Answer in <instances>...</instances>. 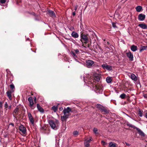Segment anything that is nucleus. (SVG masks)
I'll use <instances>...</instances> for the list:
<instances>
[{"mask_svg": "<svg viewBox=\"0 0 147 147\" xmlns=\"http://www.w3.org/2000/svg\"><path fill=\"white\" fill-rule=\"evenodd\" d=\"M140 27L143 29H147V26L145 24H140L138 25Z\"/></svg>", "mask_w": 147, "mask_h": 147, "instance_id": "5701e85b", "label": "nucleus"}, {"mask_svg": "<svg viewBox=\"0 0 147 147\" xmlns=\"http://www.w3.org/2000/svg\"><path fill=\"white\" fill-rule=\"evenodd\" d=\"M10 87L12 89V90H13V89H14L15 88V87L14 85L13 84H11L10 85Z\"/></svg>", "mask_w": 147, "mask_h": 147, "instance_id": "e433bc0d", "label": "nucleus"}, {"mask_svg": "<svg viewBox=\"0 0 147 147\" xmlns=\"http://www.w3.org/2000/svg\"><path fill=\"white\" fill-rule=\"evenodd\" d=\"M91 140H92L91 138H87V139H86L84 141V143L85 146H87V145H88V147H90L89 143Z\"/></svg>", "mask_w": 147, "mask_h": 147, "instance_id": "f3484780", "label": "nucleus"}, {"mask_svg": "<svg viewBox=\"0 0 147 147\" xmlns=\"http://www.w3.org/2000/svg\"><path fill=\"white\" fill-rule=\"evenodd\" d=\"M102 112H104L106 113H107L108 112L107 110L105 108H103L101 109Z\"/></svg>", "mask_w": 147, "mask_h": 147, "instance_id": "72a5a7b5", "label": "nucleus"}, {"mask_svg": "<svg viewBox=\"0 0 147 147\" xmlns=\"http://www.w3.org/2000/svg\"><path fill=\"white\" fill-rule=\"evenodd\" d=\"M147 48V46H143L141 48L140 50V52H142V51L146 49Z\"/></svg>", "mask_w": 147, "mask_h": 147, "instance_id": "2f4dec72", "label": "nucleus"}, {"mask_svg": "<svg viewBox=\"0 0 147 147\" xmlns=\"http://www.w3.org/2000/svg\"><path fill=\"white\" fill-rule=\"evenodd\" d=\"M106 81L108 83H111L112 81L111 78L109 77H107L106 78Z\"/></svg>", "mask_w": 147, "mask_h": 147, "instance_id": "a878e982", "label": "nucleus"}, {"mask_svg": "<svg viewBox=\"0 0 147 147\" xmlns=\"http://www.w3.org/2000/svg\"><path fill=\"white\" fill-rule=\"evenodd\" d=\"M48 13L49 15L53 18H55L56 17V16L54 12L51 10H49L48 11Z\"/></svg>", "mask_w": 147, "mask_h": 147, "instance_id": "dca6fc26", "label": "nucleus"}, {"mask_svg": "<svg viewBox=\"0 0 147 147\" xmlns=\"http://www.w3.org/2000/svg\"><path fill=\"white\" fill-rule=\"evenodd\" d=\"M80 37L81 39V41L82 42V39L84 43H86L88 42V38L86 35L82 34L80 35Z\"/></svg>", "mask_w": 147, "mask_h": 147, "instance_id": "423d86ee", "label": "nucleus"}, {"mask_svg": "<svg viewBox=\"0 0 147 147\" xmlns=\"http://www.w3.org/2000/svg\"><path fill=\"white\" fill-rule=\"evenodd\" d=\"M72 15L73 16H75L76 15V13L75 11H74L72 13Z\"/></svg>", "mask_w": 147, "mask_h": 147, "instance_id": "49530a36", "label": "nucleus"}, {"mask_svg": "<svg viewBox=\"0 0 147 147\" xmlns=\"http://www.w3.org/2000/svg\"><path fill=\"white\" fill-rule=\"evenodd\" d=\"M145 15L142 13L140 14L138 16V20L140 21L144 20L145 18Z\"/></svg>", "mask_w": 147, "mask_h": 147, "instance_id": "2eb2a0df", "label": "nucleus"}, {"mask_svg": "<svg viewBox=\"0 0 147 147\" xmlns=\"http://www.w3.org/2000/svg\"><path fill=\"white\" fill-rule=\"evenodd\" d=\"M6 1V0H0V2L1 3H5Z\"/></svg>", "mask_w": 147, "mask_h": 147, "instance_id": "ea45409f", "label": "nucleus"}, {"mask_svg": "<svg viewBox=\"0 0 147 147\" xmlns=\"http://www.w3.org/2000/svg\"><path fill=\"white\" fill-rule=\"evenodd\" d=\"M126 115L128 117H129L132 119L134 120H134V119L132 118L131 117L129 116L127 114H126Z\"/></svg>", "mask_w": 147, "mask_h": 147, "instance_id": "09e8293b", "label": "nucleus"}, {"mask_svg": "<svg viewBox=\"0 0 147 147\" xmlns=\"http://www.w3.org/2000/svg\"><path fill=\"white\" fill-rule=\"evenodd\" d=\"M136 11L138 12H140L142 9V7L141 6H138L136 8Z\"/></svg>", "mask_w": 147, "mask_h": 147, "instance_id": "393cba45", "label": "nucleus"}, {"mask_svg": "<svg viewBox=\"0 0 147 147\" xmlns=\"http://www.w3.org/2000/svg\"><path fill=\"white\" fill-rule=\"evenodd\" d=\"M97 108L100 109H102L103 108V107L100 104H97Z\"/></svg>", "mask_w": 147, "mask_h": 147, "instance_id": "473e14b6", "label": "nucleus"}, {"mask_svg": "<svg viewBox=\"0 0 147 147\" xmlns=\"http://www.w3.org/2000/svg\"><path fill=\"white\" fill-rule=\"evenodd\" d=\"M73 134L74 136L78 135V132L77 131H74L73 132Z\"/></svg>", "mask_w": 147, "mask_h": 147, "instance_id": "f704fd0d", "label": "nucleus"}, {"mask_svg": "<svg viewBox=\"0 0 147 147\" xmlns=\"http://www.w3.org/2000/svg\"><path fill=\"white\" fill-rule=\"evenodd\" d=\"M127 57L129 58V60L131 61L133 60V55L131 51H129L126 53Z\"/></svg>", "mask_w": 147, "mask_h": 147, "instance_id": "1a4fd4ad", "label": "nucleus"}, {"mask_svg": "<svg viewBox=\"0 0 147 147\" xmlns=\"http://www.w3.org/2000/svg\"><path fill=\"white\" fill-rule=\"evenodd\" d=\"M144 113H145V114H144V117L146 118L147 119V111H144Z\"/></svg>", "mask_w": 147, "mask_h": 147, "instance_id": "58836bf2", "label": "nucleus"}, {"mask_svg": "<svg viewBox=\"0 0 147 147\" xmlns=\"http://www.w3.org/2000/svg\"><path fill=\"white\" fill-rule=\"evenodd\" d=\"M76 53V54H78L79 53V51L78 49H74L73 50Z\"/></svg>", "mask_w": 147, "mask_h": 147, "instance_id": "c9c22d12", "label": "nucleus"}, {"mask_svg": "<svg viewBox=\"0 0 147 147\" xmlns=\"http://www.w3.org/2000/svg\"><path fill=\"white\" fill-rule=\"evenodd\" d=\"M77 8H78V7L77 6H76L75 7V9H75V10L76 11L77 10Z\"/></svg>", "mask_w": 147, "mask_h": 147, "instance_id": "de8ad7c7", "label": "nucleus"}, {"mask_svg": "<svg viewBox=\"0 0 147 147\" xmlns=\"http://www.w3.org/2000/svg\"><path fill=\"white\" fill-rule=\"evenodd\" d=\"M101 142L102 144L104 145H106L107 144V143H106L104 141H102Z\"/></svg>", "mask_w": 147, "mask_h": 147, "instance_id": "37998d69", "label": "nucleus"}, {"mask_svg": "<svg viewBox=\"0 0 147 147\" xmlns=\"http://www.w3.org/2000/svg\"><path fill=\"white\" fill-rule=\"evenodd\" d=\"M20 130L22 132L23 134H25L26 132V130L25 127L23 125H21L19 127Z\"/></svg>", "mask_w": 147, "mask_h": 147, "instance_id": "9d476101", "label": "nucleus"}, {"mask_svg": "<svg viewBox=\"0 0 147 147\" xmlns=\"http://www.w3.org/2000/svg\"><path fill=\"white\" fill-rule=\"evenodd\" d=\"M102 67L103 69H106L107 70H111L112 69V67L111 66L105 64L102 65Z\"/></svg>", "mask_w": 147, "mask_h": 147, "instance_id": "f8f14e48", "label": "nucleus"}, {"mask_svg": "<svg viewBox=\"0 0 147 147\" xmlns=\"http://www.w3.org/2000/svg\"><path fill=\"white\" fill-rule=\"evenodd\" d=\"M2 108V103L1 102H0V109Z\"/></svg>", "mask_w": 147, "mask_h": 147, "instance_id": "79ce46f5", "label": "nucleus"}, {"mask_svg": "<svg viewBox=\"0 0 147 147\" xmlns=\"http://www.w3.org/2000/svg\"><path fill=\"white\" fill-rule=\"evenodd\" d=\"M126 96V94H125L123 93L122 94H121L120 96V98H121L122 99H124V98Z\"/></svg>", "mask_w": 147, "mask_h": 147, "instance_id": "7c9ffc66", "label": "nucleus"}, {"mask_svg": "<svg viewBox=\"0 0 147 147\" xmlns=\"http://www.w3.org/2000/svg\"><path fill=\"white\" fill-rule=\"evenodd\" d=\"M71 35L72 37L75 38H77L79 37L78 34L75 31L72 32L71 34Z\"/></svg>", "mask_w": 147, "mask_h": 147, "instance_id": "a211bd4d", "label": "nucleus"}, {"mask_svg": "<svg viewBox=\"0 0 147 147\" xmlns=\"http://www.w3.org/2000/svg\"><path fill=\"white\" fill-rule=\"evenodd\" d=\"M109 147H116V144L112 142H111L109 144Z\"/></svg>", "mask_w": 147, "mask_h": 147, "instance_id": "c85d7f7f", "label": "nucleus"}, {"mask_svg": "<svg viewBox=\"0 0 147 147\" xmlns=\"http://www.w3.org/2000/svg\"><path fill=\"white\" fill-rule=\"evenodd\" d=\"M86 66L88 68H90L94 64V62L91 60H88L86 61Z\"/></svg>", "mask_w": 147, "mask_h": 147, "instance_id": "6e6552de", "label": "nucleus"}, {"mask_svg": "<svg viewBox=\"0 0 147 147\" xmlns=\"http://www.w3.org/2000/svg\"><path fill=\"white\" fill-rule=\"evenodd\" d=\"M138 115L140 117H142L143 116V111H141L140 109H139L138 110Z\"/></svg>", "mask_w": 147, "mask_h": 147, "instance_id": "cd10ccee", "label": "nucleus"}, {"mask_svg": "<svg viewBox=\"0 0 147 147\" xmlns=\"http://www.w3.org/2000/svg\"><path fill=\"white\" fill-rule=\"evenodd\" d=\"M13 92V90H9L6 93L7 94V96L9 97V99L10 100L11 99V94L12 92Z\"/></svg>", "mask_w": 147, "mask_h": 147, "instance_id": "412c9836", "label": "nucleus"}, {"mask_svg": "<svg viewBox=\"0 0 147 147\" xmlns=\"http://www.w3.org/2000/svg\"><path fill=\"white\" fill-rule=\"evenodd\" d=\"M62 109H63V108L62 107H61L59 108V110H60V111H61Z\"/></svg>", "mask_w": 147, "mask_h": 147, "instance_id": "8fccbe9b", "label": "nucleus"}, {"mask_svg": "<svg viewBox=\"0 0 147 147\" xmlns=\"http://www.w3.org/2000/svg\"><path fill=\"white\" fill-rule=\"evenodd\" d=\"M131 78L132 80L136 81L137 80V77L133 74H132L131 75Z\"/></svg>", "mask_w": 147, "mask_h": 147, "instance_id": "4be33fe9", "label": "nucleus"}, {"mask_svg": "<svg viewBox=\"0 0 147 147\" xmlns=\"http://www.w3.org/2000/svg\"><path fill=\"white\" fill-rule=\"evenodd\" d=\"M137 47L136 46L133 45L131 47V49L132 51L135 52L137 50Z\"/></svg>", "mask_w": 147, "mask_h": 147, "instance_id": "b1692460", "label": "nucleus"}, {"mask_svg": "<svg viewBox=\"0 0 147 147\" xmlns=\"http://www.w3.org/2000/svg\"><path fill=\"white\" fill-rule=\"evenodd\" d=\"M63 113L64 115L63 116H61V120L62 121H66L70 114H68L65 113Z\"/></svg>", "mask_w": 147, "mask_h": 147, "instance_id": "0eeeda50", "label": "nucleus"}, {"mask_svg": "<svg viewBox=\"0 0 147 147\" xmlns=\"http://www.w3.org/2000/svg\"><path fill=\"white\" fill-rule=\"evenodd\" d=\"M100 75L98 74H95L94 77H91L89 75H86L83 76L84 81L86 83L88 84H92V85H94V80L98 82L100 80Z\"/></svg>", "mask_w": 147, "mask_h": 147, "instance_id": "f257e3e1", "label": "nucleus"}, {"mask_svg": "<svg viewBox=\"0 0 147 147\" xmlns=\"http://www.w3.org/2000/svg\"><path fill=\"white\" fill-rule=\"evenodd\" d=\"M19 109L18 107H17L15 109H14L13 112V115L14 117L16 118L19 112Z\"/></svg>", "mask_w": 147, "mask_h": 147, "instance_id": "4468645a", "label": "nucleus"}, {"mask_svg": "<svg viewBox=\"0 0 147 147\" xmlns=\"http://www.w3.org/2000/svg\"><path fill=\"white\" fill-rule=\"evenodd\" d=\"M49 124L51 128L54 129H57V127L56 126V123L53 120H51L49 121Z\"/></svg>", "mask_w": 147, "mask_h": 147, "instance_id": "20e7f679", "label": "nucleus"}, {"mask_svg": "<svg viewBox=\"0 0 147 147\" xmlns=\"http://www.w3.org/2000/svg\"><path fill=\"white\" fill-rule=\"evenodd\" d=\"M6 70V71L7 72V74H9V73H10V71L8 69H7Z\"/></svg>", "mask_w": 147, "mask_h": 147, "instance_id": "c03bdc74", "label": "nucleus"}, {"mask_svg": "<svg viewBox=\"0 0 147 147\" xmlns=\"http://www.w3.org/2000/svg\"><path fill=\"white\" fill-rule=\"evenodd\" d=\"M112 26H113V27L114 28H116L117 27V26L116 25V24L115 23H114V22H112Z\"/></svg>", "mask_w": 147, "mask_h": 147, "instance_id": "a19ab883", "label": "nucleus"}, {"mask_svg": "<svg viewBox=\"0 0 147 147\" xmlns=\"http://www.w3.org/2000/svg\"><path fill=\"white\" fill-rule=\"evenodd\" d=\"M52 109L53 110L54 112H56L58 110V106H54L52 107Z\"/></svg>", "mask_w": 147, "mask_h": 147, "instance_id": "bb28decb", "label": "nucleus"}, {"mask_svg": "<svg viewBox=\"0 0 147 147\" xmlns=\"http://www.w3.org/2000/svg\"><path fill=\"white\" fill-rule=\"evenodd\" d=\"M37 108L39 111L41 113L44 112V110L40 106L38 103L37 104Z\"/></svg>", "mask_w": 147, "mask_h": 147, "instance_id": "6ab92c4d", "label": "nucleus"}, {"mask_svg": "<svg viewBox=\"0 0 147 147\" xmlns=\"http://www.w3.org/2000/svg\"><path fill=\"white\" fill-rule=\"evenodd\" d=\"M8 104L7 102H6L4 104V107H5V110L6 111L7 110V108L8 107Z\"/></svg>", "mask_w": 147, "mask_h": 147, "instance_id": "c756f323", "label": "nucleus"}, {"mask_svg": "<svg viewBox=\"0 0 147 147\" xmlns=\"http://www.w3.org/2000/svg\"><path fill=\"white\" fill-rule=\"evenodd\" d=\"M126 145H127V146H129V144H128V143H126Z\"/></svg>", "mask_w": 147, "mask_h": 147, "instance_id": "3c124183", "label": "nucleus"}, {"mask_svg": "<svg viewBox=\"0 0 147 147\" xmlns=\"http://www.w3.org/2000/svg\"><path fill=\"white\" fill-rule=\"evenodd\" d=\"M97 129L96 128H94V129H93V131L94 132L95 134H96L97 133Z\"/></svg>", "mask_w": 147, "mask_h": 147, "instance_id": "4c0bfd02", "label": "nucleus"}, {"mask_svg": "<svg viewBox=\"0 0 147 147\" xmlns=\"http://www.w3.org/2000/svg\"><path fill=\"white\" fill-rule=\"evenodd\" d=\"M34 99V100H36V97H35Z\"/></svg>", "mask_w": 147, "mask_h": 147, "instance_id": "603ef678", "label": "nucleus"}, {"mask_svg": "<svg viewBox=\"0 0 147 147\" xmlns=\"http://www.w3.org/2000/svg\"><path fill=\"white\" fill-rule=\"evenodd\" d=\"M71 112V109L69 107L65 108L63 111V113H65L68 114H70V113Z\"/></svg>", "mask_w": 147, "mask_h": 147, "instance_id": "ddd939ff", "label": "nucleus"}, {"mask_svg": "<svg viewBox=\"0 0 147 147\" xmlns=\"http://www.w3.org/2000/svg\"><path fill=\"white\" fill-rule=\"evenodd\" d=\"M71 54L73 57L74 59L75 60L77 61L78 62L76 58H77V56L76 55V54L73 50H71Z\"/></svg>", "mask_w": 147, "mask_h": 147, "instance_id": "aec40b11", "label": "nucleus"}, {"mask_svg": "<svg viewBox=\"0 0 147 147\" xmlns=\"http://www.w3.org/2000/svg\"><path fill=\"white\" fill-rule=\"evenodd\" d=\"M127 125L130 127L134 129H136L140 135L142 136H145L144 133L139 128L130 123H127Z\"/></svg>", "mask_w": 147, "mask_h": 147, "instance_id": "f03ea898", "label": "nucleus"}, {"mask_svg": "<svg viewBox=\"0 0 147 147\" xmlns=\"http://www.w3.org/2000/svg\"><path fill=\"white\" fill-rule=\"evenodd\" d=\"M28 100L29 102V106L32 109H34L35 107V106L33 105L34 102L32 98L29 97L28 98Z\"/></svg>", "mask_w": 147, "mask_h": 147, "instance_id": "39448f33", "label": "nucleus"}, {"mask_svg": "<svg viewBox=\"0 0 147 147\" xmlns=\"http://www.w3.org/2000/svg\"><path fill=\"white\" fill-rule=\"evenodd\" d=\"M95 88L94 89L95 91L97 93H102L103 92V87L102 86L99 85H95Z\"/></svg>", "mask_w": 147, "mask_h": 147, "instance_id": "7ed1b4c3", "label": "nucleus"}, {"mask_svg": "<svg viewBox=\"0 0 147 147\" xmlns=\"http://www.w3.org/2000/svg\"><path fill=\"white\" fill-rule=\"evenodd\" d=\"M28 118L29 119L32 125H34V120L33 118L32 117V116L30 113H28Z\"/></svg>", "mask_w": 147, "mask_h": 147, "instance_id": "9b49d317", "label": "nucleus"}, {"mask_svg": "<svg viewBox=\"0 0 147 147\" xmlns=\"http://www.w3.org/2000/svg\"><path fill=\"white\" fill-rule=\"evenodd\" d=\"M11 125H14V124H11Z\"/></svg>", "mask_w": 147, "mask_h": 147, "instance_id": "864d4df0", "label": "nucleus"}, {"mask_svg": "<svg viewBox=\"0 0 147 147\" xmlns=\"http://www.w3.org/2000/svg\"><path fill=\"white\" fill-rule=\"evenodd\" d=\"M12 105H11L8 106V108L9 109H11Z\"/></svg>", "mask_w": 147, "mask_h": 147, "instance_id": "a18cd8bd", "label": "nucleus"}]
</instances>
